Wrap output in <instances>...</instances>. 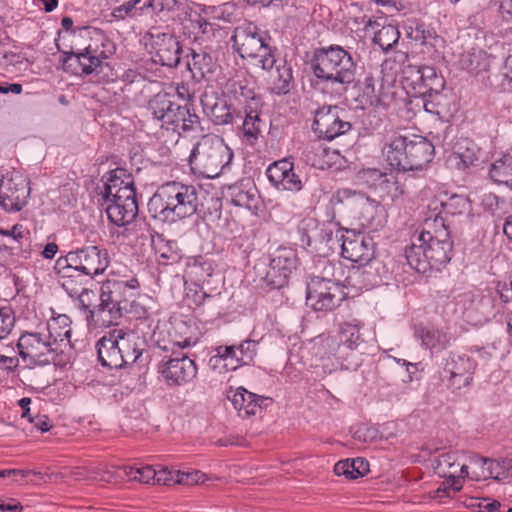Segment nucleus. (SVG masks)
<instances>
[{
	"label": "nucleus",
	"mask_w": 512,
	"mask_h": 512,
	"mask_svg": "<svg viewBox=\"0 0 512 512\" xmlns=\"http://www.w3.org/2000/svg\"><path fill=\"white\" fill-rule=\"evenodd\" d=\"M137 286L135 279L107 280L102 284L97 316L101 317L103 323L117 324L134 301Z\"/></svg>",
	"instance_id": "9"
},
{
	"label": "nucleus",
	"mask_w": 512,
	"mask_h": 512,
	"mask_svg": "<svg viewBox=\"0 0 512 512\" xmlns=\"http://www.w3.org/2000/svg\"><path fill=\"white\" fill-rule=\"evenodd\" d=\"M320 263L322 264L323 267L321 274L312 276L310 280H321L340 283V279L336 277V270H341V267L337 266L336 264L328 260H322Z\"/></svg>",
	"instance_id": "52"
},
{
	"label": "nucleus",
	"mask_w": 512,
	"mask_h": 512,
	"mask_svg": "<svg viewBox=\"0 0 512 512\" xmlns=\"http://www.w3.org/2000/svg\"><path fill=\"white\" fill-rule=\"evenodd\" d=\"M232 158V150L222 139L205 135L191 151L189 162L193 170H199L202 175L213 178L219 175Z\"/></svg>",
	"instance_id": "10"
},
{
	"label": "nucleus",
	"mask_w": 512,
	"mask_h": 512,
	"mask_svg": "<svg viewBox=\"0 0 512 512\" xmlns=\"http://www.w3.org/2000/svg\"><path fill=\"white\" fill-rule=\"evenodd\" d=\"M200 206L196 187L175 181L160 186L148 202L152 216L169 223L194 215Z\"/></svg>",
	"instance_id": "1"
},
{
	"label": "nucleus",
	"mask_w": 512,
	"mask_h": 512,
	"mask_svg": "<svg viewBox=\"0 0 512 512\" xmlns=\"http://www.w3.org/2000/svg\"><path fill=\"white\" fill-rule=\"evenodd\" d=\"M320 237L321 240L325 242L331 250H335L338 247L341 248V243H343L344 239H347V235L343 233L341 228H338L336 231H334L329 226L320 230Z\"/></svg>",
	"instance_id": "46"
},
{
	"label": "nucleus",
	"mask_w": 512,
	"mask_h": 512,
	"mask_svg": "<svg viewBox=\"0 0 512 512\" xmlns=\"http://www.w3.org/2000/svg\"><path fill=\"white\" fill-rule=\"evenodd\" d=\"M446 239H450V235L445 220L441 215L435 214L425 219L422 231L414 240L429 242Z\"/></svg>",
	"instance_id": "33"
},
{
	"label": "nucleus",
	"mask_w": 512,
	"mask_h": 512,
	"mask_svg": "<svg viewBox=\"0 0 512 512\" xmlns=\"http://www.w3.org/2000/svg\"><path fill=\"white\" fill-rule=\"evenodd\" d=\"M296 267V254L291 248L280 247L272 255L266 279L273 288H281Z\"/></svg>",
	"instance_id": "17"
},
{
	"label": "nucleus",
	"mask_w": 512,
	"mask_h": 512,
	"mask_svg": "<svg viewBox=\"0 0 512 512\" xmlns=\"http://www.w3.org/2000/svg\"><path fill=\"white\" fill-rule=\"evenodd\" d=\"M220 361H224L225 367L230 370H235L239 366L245 365L240 361L239 350L236 345L218 346L216 348V355L210 358L209 363L216 366Z\"/></svg>",
	"instance_id": "41"
},
{
	"label": "nucleus",
	"mask_w": 512,
	"mask_h": 512,
	"mask_svg": "<svg viewBox=\"0 0 512 512\" xmlns=\"http://www.w3.org/2000/svg\"><path fill=\"white\" fill-rule=\"evenodd\" d=\"M226 96L230 101H235L236 108L240 110H245L248 106L262 107L254 82L247 78L229 80L226 84Z\"/></svg>",
	"instance_id": "24"
},
{
	"label": "nucleus",
	"mask_w": 512,
	"mask_h": 512,
	"mask_svg": "<svg viewBox=\"0 0 512 512\" xmlns=\"http://www.w3.org/2000/svg\"><path fill=\"white\" fill-rule=\"evenodd\" d=\"M383 172L377 168H364L358 172V177L369 186H375L381 181Z\"/></svg>",
	"instance_id": "56"
},
{
	"label": "nucleus",
	"mask_w": 512,
	"mask_h": 512,
	"mask_svg": "<svg viewBox=\"0 0 512 512\" xmlns=\"http://www.w3.org/2000/svg\"><path fill=\"white\" fill-rule=\"evenodd\" d=\"M115 330L120 333L117 339L119 340V355L121 356L120 360L123 361V368L136 363L145 351V339L131 330L123 328H115Z\"/></svg>",
	"instance_id": "27"
},
{
	"label": "nucleus",
	"mask_w": 512,
	"mask_h": 512,
	"mask_svg": "<svg viewBox=\"0 0 512 512\" xmlns=\"http://www.w3.org/2000/svg\"><path fill=\"white\" fill-rule=\"evenodd\" d=\"M81 57L75 52H63L61 65L65 72L73 75H81L80 72Z\"/></svg>",
	"instance_id": "49"
},
{
	"label": "nucleus",
	"mask_w": 512,
	"mask_h": 512,
	"mask_svg": "<svg viewBox=\"0 0 512 512\" xmlns=\"http://www.w3.org/2000/svg\"><path fill=\"white\" fill-rule=\"evenodd\" d=\"M311 67L315 77L339 95L344 93L355 79L354 61L340 46L316 50Z\"/></svg>",
	"instance_id": "2"
},
{
	"label": "nucleus",
	"mask_w": 512,
	"mask_h": 512,
	"mask_svg": "<svg viewBox=\"0 0 512 512\" xmlns=\"http://www.w3.org/2000/svg\"><path fill=\"white\" fill-rule=\"evenodd\" d=\"M30 196L29 181L17 171L7 172L0 180V207L8 213L19 212Z\"/></svg>",
	"instance_id": "12"
},
{
	"label": "nucleus",
	"mask_w": 512,
	"mask_h": 512,
	"mask_svg": "<svg viewBox=\"0 0 512 512\" xmlns=\"http://www.w3.org/2000/svg\"><path fill=\"white\" fill-rule=\"evenodd\" d=\"M497 292L505 303L512 302V279L507 282H498Z\"/></svg>",
	"instance_id": "62"
},
{
	"label": "nucleus",
	"mask_w": 512,
	"mask_h": 512,
	"mask_svg": "<svg viewBox=\"0 0 512 512\" xmlns=\"http://www.w3.org/2000/svg\"><path fill=\"white\" fill-rule=\"evenodd\" d=\"M478 465L481 473H477L473 479H486L492 476L493 462L486 458L468 456L464 451H449L440 454L435 462V472L442 478L447 479L448 487L458 492L463 487V481L469 476L467 460Z\"/></svg>",
	"instance_id": "8"
},
{
	"label": "nucleus",
	"mask_w": 512,
	"mask_h": 512,
	"mask_svg": "<svg viewBox=\"0 0 512 512\" xmlns=\"http://www.w3.org/2000/svg\"><path fill=\"white\" fill-rule=\"evenodd\" d=\"M386 193L391 196L392 200H395L403 193L397 177L392 174H390V178H386Z\"/></svg>",
	"instance_id": "61"
},
{
	"label": "nucleus",
	"mask_w": 512,
	"mask_h": 512,
	"mask_svg": "<svg viewBox=\"0 0 512 512\" xmlns=\"http://www.w3.org/2000/svg\"><path fill=\"white\" fill-rule=\"evenodd\" d=\"M368 462L363 458L345 459L338 461L334 466V472L338 476L354 480L363 477L369 470Z\"/></svg>",
	"instance_id": "38"
},
{
	"label": "nucleus",
	"mask_w": 512,
	"mask_h": 512,
	"mask_svg": "<svg viewBox=\"0 0 512 512\" xmlns=\"http://www.w3.org/2000/svg\"><path fill=\"white\" fill-rule=\"evenodd\" d=\"M231 41L240 57L253 66L270 70L277 62L275 49L270 44V37L251 22L237 26Z\"/></svg>",
	"instance_id": "5"
},
{
	"label": "nucleus",
	"mask_w": 512,
	"mask_h": 512,
	"mask_svg": "<svg viewBox=\"0 0 512 512\" xmlns=\"http://www.w3.org/2000/svg\"><path fill=\"white\" fill-rule=\"evenodd\" d=\"M261 107L248 106L245 110H238L236 114L235 126L242 139L254 145L261 135L264 122L260 118Z\"/></svg>",
	"instance_id": "25"
},
{
	"label": "nucleus",
	"mask_w": 512,
	"mask_h": 512,
	"mask_svg": "<svg viewBox=\"0 0 512 512\" xmlns=\"http://www.w3.org/2000/svg\"><path fill=\"white\" fill-rule=\"evenodd\" d=\"M230 196L235 206L251 208L256 200L257 189L254 186L248 188L243 184H236L230 187Z\"/></svg>",
	"instance_id": "43"
},
{
	"label": "nucleus",
	"mask_w": 512,
	"mask_h": 512,
	"mask_svg": "<svg viewBox=\"0 0 512 512\" xmlns=\"http://www.w3.org/2000/svg\"><path fill=\"white\" fill-rule=\"evenodd\" d=\"M204 474L199 471L181 472L176 474L175 483L184 485L198 484L204 481Z\"/></svg>",
	"instance_id": "55"
},
{
	"label": "nucleus",
	"mask_w": 512,
	"mask_h": 512,
	"mask_svg": "<svg viewBox=\"0 0 512 512\" xmlns=\"http://www.w3.org/2000/svg\"><path fill=\"white\" fill-rule=\"evenodd\" d=\"M452 242L450 239L435 241H416L405 249V257L412 269L419 273L431 270L439 271L450 260Z\"/></svg>",
	"instance_id": "11"
},
{
	"label": "nucleus",
	"mask_w": 512,
	"mask_h": 512,
	"mask_svg": "<svg viewBox=\"0 0 512 512\" xmlns=\"http://www.w3.org/2000/svg\"><path fill=\"white\" fill-rule=\"evenodd\" d=\"M101 195L107 203L106 213L108 219L117 226L131 223L138 214L136 190L132 181L124 183L112 175L108 183L104 184Z\"/></svg>",
	"instance_id": "6"
},
{
	"label": "nucleus",
	"mask_w": 512,
	"mask_h": 512,
	"mask_svg": "<svg viewBox=\"0 0 512 512\" xmlns=\"http://www.w3.org/2000/svg\"><path fill=\"white\" fill-rule=\"evenodd\" d=\"M344 287L338 282L310 280L307 283L306 304L314 311L335 309L346 298Z\"/></svg>",
	"instance_id": "13"
},
{
	"label": "nucleus",
	"mask_w": 512,
	"mask_h": 512,
	"mask_svg": "<svg viewBox=\"0 0 512 512\" xmlns=\"http://www.w3.org/2000/svg\"><path fill=\"white\" fill-rule=\"evenodd\" d=\"M257 345L258 342L250 339L244 340L239 345H236L239 350V358L242 363L247 365L253 361L257 354Z\"/></svg>",
	"instance_id": "50"
},
{
	"label": "nucleus",
	"mask_w": 512,
	"mask_h": 512,
	"mask_svg": "<svg viewBox=\"0 0 512 512\" xmlns=\"http://www.w3.org/2000/svg\"><path fill=\"white\" fill-rule=\"evenodd\" d=\"M201 104L205 114L215 125H234L239 109L234 103H228L214 93L205 92L201 97Z\"/></svg>",
	"instance_id": "22"
},
{
	"label": "nucleus",
	"mask_w": 512,
	"mask_h": 512,
	"mask_svg": "<svg viewBox=\"0 0 512 512\" xmlns=\"http://www.w3.org/2000/svg\"><path fill=\"white\" fill-rule=\"evenodd\" d=\"M112 50V43L102 33L96 32L93 43H90L82 52H78L81 57V75L98 73L102 60L107 59L112 54Z\"/></svg>",
	"instance_id": "19"
},
{
	"label": "nucleus",
	"mask_w": 512,
	"mask_h": 512,
	"mask_svg": "<svg viewBox=\"0 0 512 512\" xmlns=\"http://www.w3.org/2000/svg\"><path fill=\"white\" fill-rule=\"evenodd\" d=\"M475 362L466 355L451 354L446 361L444 372L449 374V383L460 389L470 384L475 371Z\"/></svg>",
	"instance_id": "23"
},
{
	"label": "nucleus",
	"mask_w": 512,
	"mask_h": 512,
	"mask_svg": "<svg viewBox=\"0 0 512 512\" xmlns=\"http://www.w3.org/2000/svg\"><path fill=\"white\" fill-rule=\"evenodd\" d=\"M418 333L423 345L427 348H435L440 343L441 334L437 330L422 329Z\"/></svg>",
	"instance_id": "57"
},
{
	"label": "nucleus",
	"mask_w": 512,
	"mask_h": 512,
	"mask_svg": "<svg viewBox=\"0 0 512 512\" xmlns=\"http://www.w3.org/2000/svg\"><path fill=\"white\" fill-rule=\"evenodd\" d=\"M352 436L359 442L368 443L377 438V431L374 428L361 424L353 428Z\"/></svg>",
	"instance_id": "54"
},
{
	"label": "nucleus",
	"mask_w": 512,
	"mask_h": 512,
	"mask_svg": "<svg viewBox=\"0 0 512 512\" xmlns=\"http://www.w3.org/2000/svg\"><path fill=\"white\" fill-rule=\"evenodd\" d=\"M407 155L404 158L403 171L419 170L429 163L434 154L433 144L425 137L413 135L408 138Z\"/></svg>",
	"instance_id": "26"
},
{
	"label": "nucleus",
	"mask_w": 512,
	"mask_h": 512,
	"mask_svg": "<svg viewBox=\"0 0 512 512\" xmlns=\"http://www.w3.org/2000/svg\"><path fill=\"white\" fill-rule=\"evenodd\" d=\"M408 55L405 51L397 50L393 44L386 45V69L391 71V74H386V81L391 78L392 82L396 81L399 73L408 74V69L405 70Z\"/></svg>",
	"instance_id": "39"
},
{
	"label": "nucleus",
	"mask_w": 512,
	"mask_h": 512,
	"mask_svg": "<svg viewBox=\"0 0 512 512\" xmlns=\"http://www.w3.org/2000/svg\"><path fill=\"white\" fill-rule=\"evenodd\" d=\"M187 57V67L194 79L200 81L205 78L206 75L213 72L215 66L214 60L204 49H191V53Z\"/></svg>",
	"instance_id": "31"
},
{
	"label": "nucleus",
	"mask_w": 512,
	"mask_h": 512,
	"mask_svg": "<svg viewBox=\"0 0 512 512\" xmlns=\"http://www.w3.org/2000/svg\"><path fill=\"white\" fill-rule=\"evenodd\" d=\"M178 471H171L166 468L156 471L154 484L171 485L176 484L175 478Z\"/></svg>",
	"instance_id": "60"
},
{
	"label": "nucleus",
	"mask_w": 512,
	"mask_h": 512,
	"mask_svg": "<svg viewBox=\"0 0 512 512\" xmlns=\"http://www.w3.org/2000/svg\"><path fill=\"white\" fill-rule=\"evenodd\" d=\"M442 206L446 213L451 215H462L471 211V202L463 195L451 196L446 202L442 203Z\"/></svg>",
	"instance_id": "45"
},
{
	"label": "nucleus",
	"mask_w": 512,
	"mask_h": 512,
	"mask_svg": "<svg viewBox=\"0 0 512 512\" xmlns=\"http://www.w3.org/2000/svg\"><path fill=\"white\" fill-rule=\"evenodd\" d=\"M471 506L479 508V512H495L501 507V503L497 500L484 498L475 499Z\"/></svg>",
	"instance_id": "59"
},
{
	"label": "nucleus",
	"mask_w": 512,
	"mask_h": 512,
	"mask_svg": "<svg viewBox=\"0 0 512 512\" xmlns=\"http://www.w3.org/2000/svg\"><path fill=\"white\" fill-rule=\"evenodd\" d=\"M53 326L47 324L41 331L25 332L18 339V354L28 366H46L55 362L61 343L70 342V330L63 334L54 333L56 327Z\"/></svg>",
	"instance_id": "3"
},
{
	"label": "nucleus",
	"mask_w": 512,
	"mask_h": 512,
	"mask_svg": "<svg viewBox=\"0 0 512 512\" xmlns=\"http://www.w3.org/2000/svg\"><path fill=\"white\" fill-rule=\"evenodd\" d=\"M183 0H150L147 7L151 8L156 14L173 13L181 9Z\"/></svg>",
	"instance_id": "48"
},
{
	"label": "nucleus",
	"mask_w": 512,
	"mask_h": 512,
	"mask_svg": "<svg viewBox=\"0 0 512 512\" xmlns=\"http://www.w3.org/2000/svg\"><path fill=\"white\" fill-rule=\"evenodd\" d=\"M120 335L116 332L115 328L108 331L96 343L98 360L102 366L110 369L123 368V361L120 360L119 355V340L117 337Z\"/></svg>",
	"instance_id": "28"
},
{
	"label": "nucleus",
	"mask_w": 512,
	"mask_h": 512,
	"mask_svg": "<svg viewBox=\"0 0 512 512\" xmlns=\"http://www.w3.org/2000/svg\"><path fill=\"white\" fill-rule=\"evenodd\" d=\"M174 357L163 361L158 372L168 386H181L192 381L197 375V366L186 354L173 352Z\"/></svg>",
	"instance_id": "15"
},
{
	"label": "nucleus",
	"mask_w": 512,
	"mask_h": 512,
	"mask_svg": "<svg viewBox=\"0 0 512 512\" xmlns=\"http://www.w3.org/2000/svg\"><path fill=\"white\" fill-rule=\"evenodd\" d=\"M341 112L337 106H322L316 111L313 130L319 138L332 141L351 129V123L342 119Z\"/></svg>",
	"instance_id": "14"
},
{
	"label": "nucleus",
	"mask_w": 512,
	"mask_h": 512,
	"mask_svg": "<svg viewBox=\"0 0 512 512\" xmlns=\"http://www.w3.org/2000/svg\"><path fill=\"white\" fill-rule=\"evenodd\" d=\"M155 53V62L163 66L176 67L181 60L182 46L171 33H148Z\"/></svg>",
	"instance_id": "18"
},
{
	"label": "nucleus",
	"mask_w": 512,
	"mask_h": 512,
	"mask_svg": "<svg viewBox=\"0 0 512 512\" xmlns=\"http://www.w3.org/2000/svg\"><path fill=\"white\" fill-rule=\"evenodd\" d=\"M333 199L337 203L344 204L346 208L352 210L354 213V217L358 218L363 216V212L365 210H368L369 208H373L375 206L374 200L365 197L363 194L355 193L348 189L338 191L333 196Z\"/></svg>",
	"instance_id": "32"
},
{
	"label": "nucleus",
	"mask_w": 512,
	"mask_h": 512,
	"mask_svg": "<svg viewBox=\"0 0 512 512\" xmlns=\"http://www.w3.org/2000/svg\"><path fill=\"white\" fill-rule=\"evenodd\" d=\"M401 365V379L403 382H410L412 381V374L413 371L411 369L415 370L416 366L415 364L408 362L404 359H397L396 357H393L386 353V366H388L390 369H393L395 366Z\"/></svg>",
	"instance_id": "47"
},
{
	"label": "nucleus",
	"mask_w": 512,
	"mask_h": 512,
	"mask_svg": "<svg viewBox=\"0 0 512 512\" xmlns=\"http://www.w3.org/2000/svg\"><path fill=\"white\" fill-rule=\"evenodd\" d=\"M87 284H79V286L74 285V280L71 279V276H68L67 279L62 280L63 289L71 296L77 297L81 309H83L88 315L87 319H93L94 316H97V308L90 309L91 297L94 296V292L86 287Z\"/></svg>",
	"instance_id": "35"
},
{
	"label": "nucleus",
	"mask_w": 512,
	"mask_h": 512,
	"mask_svg": "<svg viewBox=\"0 0 512 512\" xmlns=\"http://www.w3.org/2000/svg\"><path fill=\"white\" fill-rule=\"evenodd\" d=\"M15 323V317L8 307H0V340L6 338Z\"/></svg>",
	"instance_id": "51"
},
{
	"label": "nucleus",
	"mask_w": 512,
	"mask_h": 512,
	"mask_svg": "<svg viewBox=\"0 0 512 512\" xmlns=\"http://www.w3.org/2000/svg\"><path fill=\"white\" fill-rule=\"evenodd\" d=\"M174 94L160 92L148 102V109L153 118L160 121L162 126H171L174 131L192 132L201 129L198 115L185 105L175 101Z\"/></svg>",
	"instance_id": "7"
},
{
	"label": "nucleus",
	"mask_w": 512,
	"mask_h": 512,
	"mask_svg": "<svg viewBox=\"0 0 512 512\" xmlns=\"http://www.w3.org/2000/svg\"><path fill=\"white\" fill-rule=\"evenodd\" d=\"M91 474L92 476H90V478L98 481L110 483L116 480L114 472L104 470L102 468H99L97 471H92Z\"/></svg>",
	"instance_id": "63"
},
{
	"label": "nucleus",
	"mask_w": 512,
	"mask_h": 512,
	"mask_svg": "<svg viewBox=\"0 0 512 512\" xmlns=\"http://www.w3.org/2000/svg\"><path fill=\"white\" fill-rule=\"evenodd\" d=\"M346 280L349 285L358 289L369 290L380 286L382 282L380 267H376L370 262L362 264L361 267L354 268Z\"/></svg>",
	"instance_id": "30"
},
{
	"label": "nucleus",
	"mask_w": 512,
	"mask_h": 512,
	"mask_svg": "<svg viewBox=\"0 0 512 512\" xmlns=\"http://www.w3.org/2000/svg\"><path fill=\"white\" fill-rule=\"evenodd\" d=\"M379 19L376 20H369L368 23L365 25V35L369 36L372 40V42L375 45H378L382 50H384V45L382 43V28L383 26L379 22Z\"/></svg>",
	"instance_id": "53"
},
{
	"label": "nucleus",
	"mask_w": 512,
	"mask_h": 512,
	"mask_svg": "<svg viewBox=\"0 0 512 512\" xmlns=\"http://www.w3.org/2000/svg\"><path fill=\"white\" fill-rule=\"evenodd\" d=\"M28 422L31 425V428L29 429L30 432H33L34 430L47 432L52 427L50 420L46 415L36 414L32 418H29Z\"/></svg>",
	"instance_id": "58"
},
{
	"label": "nucleus",
	"mask_w": 512,
	"mask_h": 512,
	"mask_svg": "<svg viewBox=\"0 0 512 512\" xmlns=\"http://www.w3.org/2000/svg\"><path fill=\"white\" fill-rule=\"evenodd\" d=\"M489 175L495 183L512 189V149L491 164Z\"/></svg>",
	"instance_id": "36"
},
{
	"label": "nucleus",
	"mask_w": 512,
	"mask_h": 512,
	"mask_svg": "<svg viewBox=\"0 0 512 512\" xmlns=\"http://www.w3.org/2000/svg\"><path fill=\"white\" fill-rule=\"evenodd\" d=\"M362 342L359 326L357 324L345 322L341 324L339 332L338 353L341 354L344 349L354 350Z\"/></svg>",
	"instance_id": "40"
},
{
	"label": "nucleus",
	"mask_w": 512,
	"mask_h": 512,
	"mask_svg": "<svg viewBox=\"0 0 512 512\" xmlns=\"http://www.w3.org/2000/svg\"><path fill=\"white\" fill-rule=\"evenodd\" d=\"M347 239L341 243V255L355 263L366 264L375 257L376 242L371 235L354 234L346 230Z\"/></svg>",
	"instance_id": "16"
},
{
	"label": "nucleus",
	"mask_w": 512,
	"mask_h": 512,
	"mask_svg": "<svg viewBox=\"0 0 512 512\" xmlns=\"http://www.w3.org/2000/svg\"><path fill=\"white\" fill-rule=\"evenodd\" d=\"M275 70L270 69L271 91L276 95L287 94L290 91L292 81V69L286 62L275 64Z\"/></svg>",
	"instance_id": "37"
},
{
	"label": "nucleus",
	"mask_w": 512,
	"mask_h": 512,
	"mask_svg": "<svg viewBox=\"0 0 512 512\" xmlns=\"http://www.w3.org/2000/svg\"><path fill=\"white\" fill-rule=\"evenodd\" d=\"M410 76H404L407 80L411 79V85L415 92L421 96H432L439 94L445 87V80L438 75L435 68L431 66L408 67Z\"/></svg>",
	"instance_id": "21"
},
{
	"label": "nucleus",
	"mask_w": 512,
	"mask_h": 512,
	"mask_svg": "<svg viewBox=\"0 0 512 512\" xmlns=\"http://www.w3.org/2000/svg\"><path fill=\"white\" fill-rule=\"evenodd\" d=\"M408 138L403 135L394 133L389 138L388 151L386 161L392 169L401 172L403 171V161L407 155Z\"/></svg>",
	"instance_id": "34"
},
{
	"label": "nucleus",
	"mask_w": 512,
	"mask_h": 512,
	"mask_svg": "<svg viewBox=\"0 0 512 512\" xmlns=\"http://www.w3.org/2000/svg\"><path fill=\"white\" fill-rule=\"evenodd\" d=\"M126 477L130 480L138 481L144 484H150L155 481L156 470L151 466H143V467H130L125 466L122 468Z\"/></svg>",
	"instance_id": "44"
},
{
	"label": "nucleus",
	"mask_w": 512,
	"mask_h": 512,
	"mask_svg": "<svg viewBox=\"0 0 512 512\" xmlns=\"http://www.w3.org/2000/svg\"><path fill=\"white\" fill-rule=\"evenodd\" d=\"M228 398L231 400L234 408L238 410L242 416L255 415L258 410L262 409L264 402L269 398L259 396L249 392L244 387H238L228 392Z\"/></svg>",
	"instance_id": "29"
},
{
	"label": "nucleus",
	"mask_w": 512,
	"mask_h": 512,
	"mask_svg": "<svg viewBox=\"0 0 512 512\" xmlns=\"http://www.w3.org/2000/svg\"><path fill=\"white\" fill-rule=\"evenodd\" d=\"M135 8L128 2H124L122 5L113 9L112 16L117 19H124L125 16L129 15Z\"/></svg>",
	"instance_id": "64"
},
{
	"label": "nucleus",
	"mask_w": 512,
	"mask_h": 512,
	"mask_svg": "<svg viewBox=\"0 0 512 512\" xmlns=\"http://www.w3.org/2000/svg\"><path fill=\"white\" fill-rule=\"evenodd\" d=\"M266 175L271 184L278 190L298 192L303 183L294 172V165L287 158L275 161L266 170Z\"/></svg>",
	"instance_id": "20"
},
{
	"label": "nucleus",
	"mask_w": 512,
	"mask_h": 512,
	"mask_svg": "<svg viewBox=\"0 0 512 512\" xmlns=\"http://www.w3.org/2000/svg\"><path fill=\"white\" fill-rule=\"evenodd\" d=\"M151 240L152 246L160 258L173 262L179 258L176 241L167 240L161 234L152 235Z\"/></svg>",
	"instance_id": "42"
},
{
	"label": "nucleus",
	"mask_w": 512,
	"mask_h": 512,
	"mask_svg": "<svg viewBox=\"0 0 512 512\" xmlns=\"http://www.w3.org/2000/svg\"><path fill=\"white\" fill-rule=\"evenodd\" d=\"M110 263L106 249L98 246H85L68 252L56 260L55 271L61 274L62 280L71 276H79V284H88L95 276L101 275Z\"/></svg>",
	"instance_id": "4"
}]
</instances>
